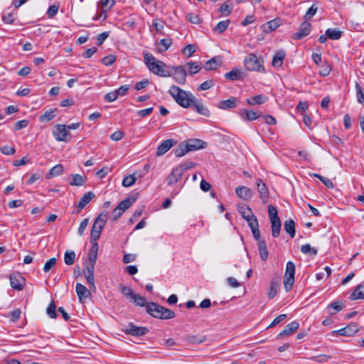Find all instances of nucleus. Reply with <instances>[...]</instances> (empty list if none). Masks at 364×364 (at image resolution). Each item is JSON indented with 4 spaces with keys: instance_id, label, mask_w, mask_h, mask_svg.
<instances>
[{
    "instance_id": "8fccbe9b",
    "label": "nucleus",
    "mask_w": 364,
    "mask_h": 364,
    "mask_svg": "<svg viewBox=\"0 0 364 364\" xmlns=\"http://www.w3.org/2000/svg\"><path fill=\"white\" fill-rule=\"evenodd\" d=\"M311 176L318 178L327 188H333V183L332 182V181L330 178L322 176L318 173H313Z\"/></svg>"
},
{
    "instance_id": "5701e85b",
    "label": "nucleus",
    "mask_w": 364,
    "mask_h": 364,
    "mask_svg": "<svg viewBox=\"0 0 364 364\" xmlns=\"http://www.w3.org/2000/svg\"><path fill=\"white\" fill-rule=\"evenodd\" d=\"M238 99L235 97H230L225 100H221L218 107L221 109H229L237 107Z\"/></svg>"
},
{
    "instance_id": "c03bdc74",
    "label": "nucleus",
    "mask_w": 364,
    "mask_h": 364,
    "mask_svg": "<svg viewBox=\"0 0 364 364\" xmlns=\"http://www.w3.org/2000/svg\"><path fill=\"white\" fill-rule=\"evenodd\" d=\"M171 44H172V39L171 38H164V39H161L159 41V45L161 46V48H159L157 49V52L161 53L163 52L166 51L170 48Z\"/></svg>"
},
{
    "instance_id": "f257e3e1",
    "label": "nucleus",
    "mask_w": 364,
    "mask_h": 364,
    "mask_svg": "<svg viewBox=\"0 0 364 364\" xmlns=\"http://www.w3.org/2000/svg\"><path fill=\"white\" fill-rule=\"evenodd\" d=\"M144 63L149 70L154 74L163 77H171V73L166 69L167 65L161 60H157L149 52H143Z\"/></svg>"
},
{
    "instance_id": "412c9836",
    "label": "nucleus",
    "mask_w": 364,
    "mask_h": 364,
    "mask_svg": "<svg viewBox=\"0 0 364 364\" xmlns=\"http://www.w3.org/2000/svg\"><path fill=\"white\" fill-rule=\"evenodd\" d=\"M223 63V60L221 56H215L206 61L204 64V69L207 71L215 70L217 68L220 67Z\"/></svg>"
},
{
    "instance_id": "72a5a7b5",
    "label": "nucleus",
    "mask_w": 364,
    "mask_h": 364,
    "mask_svg": "<svg viewBox=\"0 0 364 364\" xmlns=\"http://www.w3.org/2000/svg\"><path fill=\"white\" fill-rule=\"evenodd\" d=\"M363 288V284H358L350 295V299L352 301L357 299H364V292L361 291Z\"/></svg>"
},
{
    "instance_id": "9d476101",
    "label": "nucleus",
    "mask_w": 364,
    "mask_h": 364,
    "mask_svg": "<svg viewBox=\"0 0 364 364\" xmlns=\"http://www.w3.org/2000/svg\"><path fill=\"white\" fill-rule=\"evenodd\" d=\"M10 284L11 287L18 291H21L25 286L26 279L19 272H14L10 274Z\"/></svg>"
},
{
    "instance_id": "393cba45",
    "label": "nucleus",
    "mask_w": 364,
    "mask_h": 364,
    "mask_svg": "<svg viewBox=\"0 0 364 364\" xmlns=\"http://www.w3.org/2000/svg\"><path fill=\"white\" fill-rule=\"evenodd\" d=\"M207 338L203 335H189L183 338V341L187 344H200L206 341Z\"/></svg>"
},
{
    "instance_id": "6ab92c4d",
    "label": "nucleus",
    "mask_w": 364,
    "mask_h": 364,
    "mask_svg": "<svg viewBox=\"0 0 364 364\" xmlns=\"http://www.w3.org/2000/svg\"><path fill=\"white\" fill-rule=\"evenodd\" d=\"M176 144V141L168 139L164 141L157 148L156 155L160 156L166 154L173 145Z\"/></svg>"
},
{
    "instance_id": "a18cd8bd",
    "label": "nucleus",
    "mask_w": 364,
    "mask_h": 364,
    "mask_svg": "<svg viewBox=\"0 0 364 364\" xmlns=\"http://www.w3.org/2000/svg\"><path fill=\"white\" fill-rule=\"evenodd\" d=\"M326 35L331 40H338L342 36V32L338 29L328 28L326 31Z\"/></svg>"
},
{
    "instance_id": "49530a36",
    "label": "nucleus",
    "mask_w": 364,
    "mask_h": 364,
    "mask_svg": "<svg viewBox=\"0 0 364 364\" xmlns=\"http://www.w3.org/2000/svg\"><path fill=\"white\" fill-rule=\"evenodd\" d=\"M119 290L120 292L122 294L123 296L125 297L126 299H132L135 294L131 288L123 284L119 285Z\"/></svg>"
},
{
    "instance_id": "a19ab883",
    "label": "nucleus",
    "mask_w": 364,
    "mask_h": 364,
    "mask_svg": "<svg viewBox=\"0 0 364 364\" xmlns=\"http://www.w3.org/2000/svg\"><path fill=\"white\" fill-rule=\"evenodd\" d=\"M114 4V0H101V9L104 13V20L107 18V11L110 10Z\"/></svg>"
},
{
    "instance_id": "f03ea898",
    "label": "nucleus",
    "mask_w": 364,
    "mask_h": 364,
    "mask_svg": "<svg viewBox=\"0 0 364 364\" xmlns=\"http://www.w3.org/2000/svg\"><path fill=\"white\" fill-rule=\"evenodd\" d=\"M170 95L182 107L188 108L194 102L195 97L191 92L185 91L176 85H172L168 91Z\"/></svg>"
},
{
    "instance_id": "a878e982",
    "label": "nucleus",
    "mask_w": 364,
    "mask_h": 364,
    "mask_svg": "<svg viewBox=\"0 0 364 364\" xmlns=\"http://www.w3.org/2000/svg\"><path fill=\"white\" fill-rule=\"evenodd\" d=\"M76 293L80 301H82L83 299L91 296L90 291L80 283H77L76 284Z\"/></svg>"
},
{
    "instance_id": "cd10ccee",
    "label": "nucleus",
    "mask_w": 364,
    "mask_h": 364,
    "mask_svg": "<svg viewBox=\"0 0 364 364\" xmlns=\"http://www.w3.org/2000/svg\"><path fill=\"white\" fill-rule=\"evenodd\" d=\"M225 77L228 80L235 81L242 80L244 76L242 72L239 69H232L225 74Z\"/></svg>"
},
{
    "instance_id": "bb28decb",
    "label": "nucleus",
    "mask_w": 364,
    "mask_h": 364,
    "mask_svg": "<svg viewBox=\"0 0 364 364\" xmlns=\"http://www.w3.org/2000/svg\"><path fill=\"white\" fill-rule=\"evenodd\" d=\"M191 107H193V109L197 112L198 114L209 117L210 116V111L209 109L205 107L202 103H200L199 101H196L194 98V102H192Z\"/></svg>"
},
{
    "instance_id": "774afa93",
    "label": "nucleus",
    "mask_w": 364,
    "mask_h": 364,
    "mask_svg": "<svg viewBox=\"0 0 364 364\" xmlns=\"http://www.w3.org/2000/svg\"><path fill=\"white\" fill-rule=\"evenodd\" d=\"M57 263V259L55 257L48 259L43 267V271L45 272H49Z\"/></svg>"
},
{
    "instance_id": "ddd939ff",
    "label": "nucleus",
    "mask_w": 364,
    "mask_h": 364,
    "mask_svg": "<svg viewBox=\"0 0 364 364\" xmlns=\"http://www.w3.org/2000/svg\"><path fill=\"white\" fill-rule=\"evenodd\" d=\"M164 309V306L154 303V302H150L147 304L146 306V312L150 314L151 316L160 318L161 319L162 316V310Z\"/></svg>"
},
{
    "instance_id": "c756f323",
    "label": "nucleus",
    "mask_w": 364,
    "mask_h": 364,
    "mask_svg": "<svg viewBox=\"0 0 364 364\" xmlns=\"http://www.w3.org/2000/svg\"><path fill=\"white\" fill-rule=\"evenodd\" d=\"M344 307V305L341 301H333L327 306L328 313L333 316L337 312L341 311Z\"/></svg>"
},
{
    "instance_id": "bf43d9fd",
    "label": "nucleus",
    "mask_w": 364,
    "mask_h": 364,
    "mask_svg": "<svg viewBox=\"0 0 364 364\" xmlns=\"http://www.w3.org/2000/svg\"><path fill=\"white\" fill-rule=\"evenodd\" d=\"M152 26L155 31L159 33L164 28V21L161 18H155L153 21Z\"/></svg>"
},
{
    "instance_id": "4c0bfd02",
    "label": "nucleus",
    "mask_w": 364,
    "mask_h": 364,
    "mask_svg": "<svg viewBox=\"0 0 364 364\" xmlns=\"http://www.w3.org/2000/svg\"><path fill=\"white\" fill-rule=\"evenodd\" d=\"M267 97H264L262 95H258L252 97L250 99L247 100V102L250 105H262L266 102Z\"/></svg>"
},
{
    "instance_id": "3c124183",
    "label": "nucleus",
    "mask_w": 364,
    "mask_h": 364,
    "mask_svg": "<svg viewBox=\"0 0 364 364\" xmlns=\"http://www.w3.org/2000/svg\"><path fill=\"white\" fill-rule=\"evenodd\" d=\"M238 211L241 214L242 217L246 220V218L251 217L252 214L251 209L245 205L238 206Z\"/></svg>"
},
{
    "instance_id": "5fc2aeb1",
    "label": "nucleus",
    "mask_w": 364,
    "mask_h": 364,
    "mask_svg": "<svg viewBox=\"0 0 364 364\" xmlns=\"http://www.w3.org/2000/svg\"><path fill=\"white\" fill-rule=\"evenodd\" d=\"M355 90H356V97L357 100L360 104H364V94L363 92L362 87L358 82H355Z\"/></svg>"
},
{
    "instance_id": "1a4fd4ad",
    "label": "nucleus",
    "mask_w": 364,
    "mask_h": 364,
    "mask_svg": "<svg viewBox=\"0 0 364 364\" xmlns=\"http://www.w3.org/2000/svg\"><path fill=\"white\" fill-rule=\"evenodd\" d=\"M122 331L133 336H141L146 334L149 330L146 327H139L134 325L133 323H129L127 328H123Z\"/></svg>"
},
{
    "instance_id": "dca6fc26",
    "label": "nucleus",
    "mask_w": 364,
    "mask_h": 364,
    "mask_svg": "<svg viewBox=\"0 0 364 364\" xmlns=\"http://www.w3.org/2000/svg\"><path fill=\"white\" fill-rule=\"evenodd\" d=\"M256 183L257 186V191L259 193V198L263 203H267L269 197V192L267 186L261 178H257Z\"/></svg>"
},
{
    "instance_id": "b1692460",
    "label": "nucleus",
    "mask_w": 364,
    "mask_h": 364,
    "mask_svg": "<svg viewBox=\"0 0 364 364\" xmlns=\"http://www.w3.org/2000/svg\"><path fill=\"white\" fill-rule=\"evenodd\" d=\"M299 324L297 321L291 322L290 323L287 324L284 329L277 335V338H281L296 331L299 328Z\"/></svg>"
},
{
    "instance_id": "9b49d317",
    "label": "nucleus",
    "mask_w": 364,
    "mask_h": 364,
    "mask_svg": "<svg viewBox=\"0 0 364 364\" xmlns=\"http://www.w3.org/2000/svg\"><path fill=\"white\" fill-rule=\"evenodd\" d=\"M358 331L359 328L358 327V324L355 322H351L346 327L333 331L332 333L342 336L350 337L355 335Z\"/></svg>"
},
{
    "instance_id": "2eb2a0df",
    "label": "nucleus",
    "mask_w": 364,
    "mask_h": 364,
    "mask_svg": "<svg viewBox=\"0 0 364 364\" xmlns=\"http://www.w3.org/2000/svg\"><path fill=\"white\" fill-rule=\"evenodd\" d=\"M238 114L242 119L247 121H253L263 116L261 112H255L252 109H246L240 110Z\"/></svg>"
},
{
    "instance_id": "79ce46f5",
    "label": "nucleus",
    "mask_w": 364,
    "mask_h": 364,
    "mask_svg": "<svg viewBox=\"0 0 364 364\" xmlns=\"http://www.w3.org/2000/svg\"><path fill=\"white\" fill-rule=\"evenodd\" d=\"M279 282L276 279H272L270 284V288L268 291L267 296L269 299H273L276 296L277 293V289L279 287Z\"/></svg>"
},
{
    "instance_id": "4be33fe9",
    "label": "nucleus",
    "mask_w": 364,
    "mask_h": 364,
    "mask_svg": "<svg viewBox=\"0 0 364 364\" xmlns=\"http://www.w3.org/2000/svg\"><path fill=\"white\" fill-rule=\"evenodd\" d=\"M186 144L189 151L204 149L207 146L206 142L198 139H191L188 141Z\"/></svg>"
},
{
    "instance_id": "ea45409f",
    "label": "nucleus",
    "mask_w": 364,
    "mask_h": 364,
    "mask_svg": "<svg viewBox=\"0 0 364 364\" xmlns=\"http://www.w3.org/2000/svg\"><path fill=\"white\" fill-rule=\"evenodd\" d=\"M137 173L134 172L133 174L125 176L122 181V186L124 187H130L135 183L137 179Z\"/></svg>"
},
{
    "instance_id": "0e129e2a",
    "label": "nucleus",
    "mask_w": 364,
    "mask_h": 364,
    "mask_svg": "<svg viewBox=\"0 0 364 364\" xmlns=\"http://www.w3.org/2000/svg\"><path fill=\"white\" fill-rule=\"evenodd\" d=\"M195 52L196 47L193 44H188L182 50L183 54L188 58L191 57Z\"/></svg>"
},
{
    "instance_id": "6e6d98bb",
    "label": "nucleus",
    "mask_w": 364,
    "mask_h": 364,
    "mask_svg": "<svg viewBox=\"0 0 364 364\" xmlns=\"http://www.w3.org/2000/svg\"><path fill=\"white\" fill-rule=\"evenodd\" d=\"M56 306L55 301L53 300L48 305L46 313L47 314L52 318H55L57 317V314L55 311Z\"/></svg>"
},
{
    "instance_id": "37998d69",
    "label": "nucleus",
    "mask_w": 364,
    "mask_h": 364,
    "mask_svg": "<svg viewBox=\"0 0 364 364\" xmlns=\"http://www.w3.org/2000/svg\"><path fill=\"white\" fill-rule=\"evenodd\" d=\"M173 151L176 157H181L189 152L186 144L183 143H181Z\"/></svg>"
},
{
    "instance_id": "f3484780",
    "label": "nucleus",
    "mask_w": 364,
    "mask_h": 364,
    "mask_svg": "<svg viewBox=\"0 0 364 364\" xmlns=\"http://www.w3.org/2000/svg\"><path fill=\"white\" fill-rule=\"evenodd\" d=\"M183 169L177 166L173 168L171 173L168 176L166 181L168 186H172L176 183L180 178L183 176Z\"/></svg>"
},
{
    "instance_id": "603ef678",
    "label": "nucleus",
    "mask_w": 364,
    "mask_h": 364,
    "mask_svg": "<svg viewBox=\"0 0 364 364\" xmlns=\"http://www.w3.org/2000/svg\"><path fill=\"white\" fill-rule=\"evenodd\" d=\"M64 259L66 264L72 265L75 260V252L74 251H66Z\"/></svg>"
},
{
    "instance_id": "6e6552de",
    "label": "nucleus",
    "mask_w": 364,
    "mask_h": 364,
    "mask_svg": "<svg viewBox=\"0 0 364 364\" xmlns=\"http://www.w3.org/2000/svg\"><path fill=\"white\" fill-rule=\"evenodd\" d=\"M311 31V23L307 21H304L299 25L298 31L292 34L291 38L294 40H301L307 36Z\"/></svg>"
},
{
    "instance_id": "f704fd0d",
    "label": "nucleus",
    "mask_w": 364,
    "mask_h": 364,
    "mask_svg": "<svg viewBox=\"0 0 364 364\" xmlns=\"http://www.w3.org/2000/svg\"><path fill=\"white\" fill-rule=\"evenodd\" d=\"M284 230L289 234L291 238L295 236V223L292 219L287 220L284 224Z\"/></svg>"
},
{
    "instance_id": "f8f14e48",
    "label": "nucleus",
    "mask_w": 364,
    "mask_h": 364,
    "mask_svg": "<svg viewBox=\"0 0 364 364\" xmlns=\"http://www.w3.org/2000/svg\"><path fill=\"white\" fill-rule=\"evenodd\" d=\"M172 69L174 70L173 76L174 80L181 85H184L186 82L187 72L182 65L173 66Z\"/></svg>"
},
{
    "instance_id": "09e8293b",
    "label": "nucleus",
    "mask_w": 364,
    "mask_h": 364,
    "mask_svg": "<svg viewBox=\"0 0 364 364\" xmlns=\"http://www.w3.org/2000/svg\"><path fill=\"white\" fill-rule=\"evenodd\" d=\"M230 20L222 21L216 25L213 31L218 33H223L228 28Z\"/></svg>"
},
{
    "instance_id": "052dcab7",
    "label": "nucleus",
    "mask_w": 364,
    "mask_h": 364,
    "mask_svg": "<svg viewBox=\"0 0 364 364\" xmlns=\"http://www.w3.org/2000/svg\"><path fill=\"white\" fill-rule=\"evenodd\" d=\"M21 311L20 309H16L11 312L9 313V314L7 316V317L10 318V321L12 323L16 322L21 316Z\"/></svg>"
},
{
    "instance_id": "13d9d810",
    "label": "nucleus",
    "mask_w": 364,
    "mask_h": 364,
    "mask_svg": "<svg viewBox=\"0 0 364 364\" xmlns=\"http://www.w3.org/2000/svg\"><path fill=\"white\" fill-rule=\"evenodd\" d=\"M186 19L192 23L199 24L202 22V19L198 14H193V13H188L186 14Z\"/></svg>"
},
{
    "instance_id": "2f4dec72",
    "label": "nucleus",
    "mask_w": 364,
    "mask_h": 364,
    "mask_svg": "<svg viewBox=\"0 0 364 364\" xmlns=\"http://www.w3.org/2000/svg\"><path fill=\"white\" fill-rule=\"evenodd\" d=\"M284 58L285 52L284 50H278L273 57L272 65L280 68L282 65Z\"/></svg>"
},
{
    "instance_id": "a211bd4d",
    "label": "nucleus",
    "mask_w": 364,
    "mask_h": 364,
    "mask_svg": "<svg viewBox=\"0 0 364 364\" xmlns=\"http://www.w3.org/2000/svg\"><path fill=\"white\" fill-rule=\"evenodd\" d=\"M95 197V195L92 191L87 192L84 194L78 203L77 210L73 211V213H79Z\"/></svg>"
},
{
    "instance_id": "4d7b16f0",
    "label": "nucleus",
    "mask_w": 364,
    "mask_h": 364,
    "mask_svg": "<svg viewBox=\"0 0 364 364\" xmlns=\"http://www.w3.org/2000/svg\"><path fill=\"white\" fill-rule=\"evenodd\" d=\"M268 213L269 216L270 221L280 220L278 216V212L277 208L272 205H268Z\"/></svg>"
},
{
    "instance_id": "e2e57ef3",
    "label": "nucleus",
    "mask_w": 364,
    "mask_h": 364,
    "mask_svg": "<svg viewBox=\"0 0 364 364\" xmlns=\"http://www.w3.org/2000/svg\"><path fill=\"white\" fill-rule=\"evenodd\" d=\"M318 10V7L315 6L314 4H313L306 11V14L304 16V18L305 21H309L311 19L316 13Z\"/></svg>"
},
{
    "instance_id": "4468645a",
    "label": "nucleus",
    "mask_w": 364,
    "mask_h": 364,
    "mask_svg": "<svg viewBox=\"0 0 364 364\" xmlns=\"http://www.w3.org/2000/svg\"><path fill=\"white\" fill-rule=\"evenodd\" d=\"M283 23V20L281 18H275L261 26L263 32L268 33L275 31Z\"/></svg>"
},
{
    "instance_id": "0eeeda50",
    "label": "nucleus",
    "mask_w": 364,
    "mask_h": 364,
    "mask_svg": "<svg viewBox=\"0 0 364 364\" xmlns=\"http://www.w3.org/2000/svg\"><path fill=\"white\" fill-rule=\"evenodd\" d=\"M54 138L58 141H68L71 137L65 124H57L53 130Z\"/></svg>"
},
{
    "instance_id": "473e14b6",
    "label": "nucleus",
    "mask_w": 364,
    "mask_h": 364,
    "mask_svg": "<svg viewBox=\"0 0 364 364\" xmlns=\"http://www.w3.org/2000/svg\"><path fill=\"white\" fill-rule=\"evenodd\" d=\"M63 172V166L60 164L54 166L52 168L50 169L48 173L46 174V178H51L53 177L59 176L62 174Z\"/></svg>"
},
{
    "instance_id": "aec40b11",
    "label": "nucleus",
    "mask_w": 364,
    "mask_h": 364,
    "mask_svg": "<svg viewBox=\"0 0 364 364\" xmlns=\"http://www.w3.org/2000/svg\"><path fill=\"white\" fill-rule=\"evenodd\" d=\"M237 196L244 200H249L253 196L252 191L247 186H237L235 189Z\"/></svg>"
},
{
    "instance_id": "7ed1b4c3",
    "label": "nucleus",
    "mask_w": 364,
    "mask_h": 364,
    "mask_svg": "<svg viewBox=\"0 0 364 364\" xmlns=\"http://www.w3.org/2000/svg\"><path fill=\"white\" fill-rule=\"evenodd\" d=\"M108 218V212L103 211L95 218L90 232V242H97L102 231L106 224Z\"/></svg>"
},
{
    "instance_id": "864d4df0",
    "label": "nucleus",
    "mask_w": 364,
    "mask_h": 364,
    "mask_svg": "<svg viewBox=\"0 0 364 364\" xmlns=\"http://www.w3.org/2000/svg\"><path fill=\"white\" fill-rule=\"evenodd\" d=\"M132 300L136 306H145L146 307V306L148 304L146 302V299H145V297L141 296L139 294H134Z\"/></svg>"
},
{
    "instance_id": "58836bf2",
    "label": "nucleus",
    "mask_w": 364,
    "mask_h": 364,
    "mask_svg": "<svg viewBox=\"0 0 364 364\" xmlns=\"http://www.w3.org/2000/svg\"><path fill=\"white\" fill-rule=\"evenodd\" d=\"M272 234L274 237H278L280 234L282 223L280 220H272Z\"/></svg>"
},
{
    "instance_id": "680f3d73",
    "label": "nucleus",
    "mask_w": 364,
    "mask_h": 364,
    "mask_svg": "<svg viewBox=\"0 0 364 364\" xmlns=\"http://www.w3.org/2000/svg\"><path fill=\"white\" fill-rule=\"evenodd\" d=\"M246 220L248 223V225L250 226L251 230L259 228L257 219L253 214L251 215V217L246 218Z\"/></svg>"
},
{
    "instance_id": "c85d7f7f",
    "label": "nucleus",
    "mask_w": 364,
    "mask_h": 364,
    "mask_svg": "<svg viewBox=\"0 0 364 364\" xmlns=\"http://www.w3.org/2000/svg\"><path fill=\"white\" fill-rule=\"evenodd\" d=\"M98 249L99 245L97 242L92 243V246L90 248L88 253V259L90 263H96L97 259Z\"/></svg>"
},
{
    "instance_id": "c9c22d12",
    "label": "nucleus",
    "mask_w": 364,
    "mask_h": 364,
    "mask_svg": "<svg viewBox=\"0 0 364 364\" xmlns=\"http://www.w3.org/2000/svg\"><path fill=\"white\" fill-rule=\"evenodd\" d=\"M73 180L69 182V184L70 186H80L85 183L87 181V178L85 176H82L80 174H73L72 175Z\"/></svg>"
},
{
    "instance_id": "39448f33",
    "label": "nucleus",
    "mask_w": 364,
    "mask_h": 364,
    "mask_svg": "<svg viewBox=\"0 0 364 364\" xmlns=\"http://www.w3.org/2000/svg\"><path fill=\"white\" fill-rule=\"evenodd\" d=\"M263 62L262 59H259L254 53L248 54L244 60L246 69L250 71H264Z\"/></svg>"
},
{
    "instance_id": "423d86ee",
    "label": "nucleus",
    "mask_w": 364,
    "mask_h": 364,
    "mask_svg": "<svg viewBox=\"0 0 364 364\" xmlns=\"http://www.w3.org/2000/svg\"><path fill=\"white\" fill-rule=\"evenodd\" d=\"M295 264L289 261L287 263L286 271L284 276V287L287 291H289L294 283Z\"/></svg>"
},
{
    "instance_id": "de8ad7c7",
    "label": "nucleus",
    "mask_w": 364,
    "mask_h": 364,
    "mask_svg": "<svg viewBox=\"0 0 364 364\" xmlns=\"http://www.w3.org/2000/svg\"><path fill=\"white\" fill-rule=\"evenodd\" d=\"M57 111V109H48L44 112L42 115L40 116V121L41 122H49L52 120L55 117V112Z\"/></svg>"
},
{
    "instance_id": "338daca9",
    "label": "nucleus",
    "mask_w": 364,
    "mask_h": 364,
    "mask_svg": "<svg viewBox=\"0 0 364 364\" xmlns=\"http://www.w3.org/2000/svg\"><path fill=\"white\" fill-rule=\"evenodd\" d=\"M161 314V319H170L176 316V314L174 313V311L165 307H164Z\"/></svg>"
},
{
    "instance_id": "69168bd1",
    "label": "nucleus",
    "mask_w": 364,
    "mask_h": 364,
    "mask_svg": "<svg viewBox=\"0 0 364 364\" xmlns=\"http://www.w3.org/2000/svg\"><path fill=\"white\" fill-rule=\"evenodd\" d=\"M116 56L114 55H108L105 57H104L101 62L102 64H104L106 66L112 65L115 61H116Z\"/></svg>"
},
{
    "instance_id": "e433bc0d",
    "label": "nucleus",
    "mask_w": 364,
    "mask_h": 364,
    "mask_svg": "<svg viewBox=\"0 0 364 364\" xmlns=\"http://www.w3.org/2000/svg\"><path fill=\"white\" fill-rule=\"evenodd\" d=\"M186 65L188 67V73L191 75L198 73L202 69L201 64L198 62H187Z\"/></svg>"
},
{
    "instance_id": "7c9ffc66",
    "label": "nucleus",
    "mask_w": 364,
    "mask_h": 364,
    "mask_svg": "<svg viewBox=\"0 0 364 364\" xmlns=\"http://www.w3.org/2000/svg\"><path fill=\"white\" fill-rule=\"evenodd\" d=\"M257 245H258V250L259 252V255H260L261 259L263 261L267 260L268 256H269V252L267 250V246L265 240H262L259 241V242H257Z\"/></svg>"
},
{
    "instance_id": "20e7f679",
    "label": "nucleus",
    "mask_w": 364,
    "mask_h": 364,
    "mask_svg": "<svg viewBox=\"0 0 364 364\" xmlns=\"http://www.w3.org/2000/svg\"><path fill=\"white\" fill-rule=\"evenodd\" d=\"M136 200V197L134 196H129L122 200L112 210L111 214L112 220L117 221L123 215L124 212L129 208Z\"/></svg>"
}]
</instances>
